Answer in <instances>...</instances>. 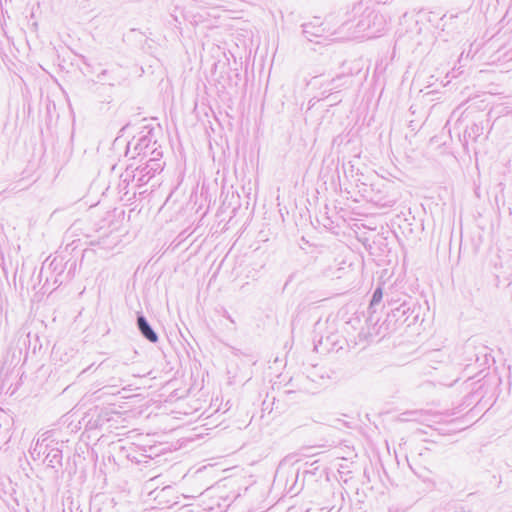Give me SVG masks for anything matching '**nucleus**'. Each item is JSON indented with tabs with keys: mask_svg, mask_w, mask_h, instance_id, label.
<instances>
[{
	"mask_svg": "<svg viewBox=\"0 0 512 512\" xmlns=\"http://www.w3.org/2000/svg\"><path fill=\"white\" fill-rule=\"evenodd\" d=\"M379 296H382V293H379V295H377V293H374V297L379 298Z\"/></svg>",
	"mask_w": 512,
	"mask_h": 512,
	"instance_id": "obj_4",
	"label": "nucleus"
},
{
	"mask_svg": "<svg viewBox=\"0 0 512 512\" xmlns=\"http://www.w3.org/2000/svg\"><path fill=\"white\" fill-rule=\"evenodd\" d=\"M379 296H382V293H379V295H377V293H374V297L379 298Z\"/></svg>",
	"mask_w": 512,
	"mask_h": 512,
	"instance_id": "obj_2",
	"label": "nucleus"
},
{
	"mask_svg": "<svg viewBox=\"0 0 512 512\" xmlns=\"http://www.w3.org/2000/svg\"><path fill=\"white\" fill-rule=\"evenodd\" d=\"M379 296H382V293H379V295H377V293H374V297L379 298Z\"/></svg>",
	"mask_w": 512,
	"mask_h": 512,
	"instance_id": "obj_3",
	"label": "nucleus"
},
{
	"mask_svg": "<svg viewBox=\"0 0 512 512\" xmlns=\"http://www.w3.org/2000/svg\"><path fill=\"white\" fill-rule=\"evenodd\" d=\"M138 326L141 333L151 342H156L158 337L156 333L150 328L144 317L138 318Z\"/></svg>",
	"mask_w": 512,
	"mask_h": 512,
	"instance_id": "obj_1",
	"label": "nucleus"
}]
</instances>
